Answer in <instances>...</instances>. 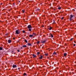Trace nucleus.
<instances>
[{"label":"nucleus","instance_id":"f257e3e1","mask_svg":"<svg viewBox=\"0 0 76 76\" xmlns=\"http://www.w3.org/2000/svg\"><path fill=\"white\" fill-rule=\"evenodd\" d=\"M15 33L16 34H19L20 33V30L19 29L17 30H16L15 31Z\"/></svg>","mask_w":76,"mask_h":76},{"label":"nucleus","instance_id":"f03ea898","mask_svg":"<svg viewBox=\"0 0 76 76\" xmlns=\"http://www.w3.org/2000/svg\"><path fill=\"white\" fill-rule=\"evenodd\" d=\"M73 17V15H70V18H69V20L70 21H72V18Z\"/></svg>","mask_w":76,"mask_h":76},{"label":"nucleus","instance_id":"7ed1b4c3","mask_svg":"<svg viewBox=\"0 0 76 76\" xmlns=\"http://www.w3.org/2000/svg\"><path fill=\"white\" fill-rule=\"evenodd\" d=\"M27 28H28V29H32V26H31V25H28L27 26Z\"/></svg>","mask_w":76,"mask_h":76},{"label":"nucleus","instance_id":"20e7f679","mask_svg":"<svg viewBox=\"0 0 76 76\" xmlns=\"http://www.w3.org/2000/svg\"><path fill=\"white\" fill-rule=\"evenodd\" d=\"M13 68H16L17 67V66L16 65L13 64L12 65Z\"/></svg>","mask_w":76,"mask_h":76},{"label":"nucleus","instance_id":"39448f33","mask_svg":"<svg viewBox=\"0 0 76 76\" xmlns=\"http://www.w3.org/2000/svg\"><path fill=\"white\" fill-rule=\"evenodd\" d=\"M48 29H49V30H50V31L51 29H52V27L51 26H49L48 28Z\"/></svg>","mask_w":76,"mask_h":76},{"label":"nucleus","instance_id":"423d86ee","mask_svg":"<svg viewBox=\"0 0 76 76\" xmlns=\"http://www.w3.org/2000/svg\"><path fill=\"white\" fill-rule=\"evenodd\" d=\"M46 42V40H45L44 41H43V40H42L41 41V42H42V43L43 44H45V42Z\"/></svg>","mask_w":76,"mask_h":76},{"label":"nucleus","instance_id":"0eeeda50","mask_svg":"<svg viewBox=\"0 0 76 76\" xmlns=\"http://www.w3.org/2000/svg\"><path fill=\"white\" fill-rule=\"evenodd\" d=\"M28 46H32V43H27Z\"/></svg>","mask_w":76,"mask_h":76},{"label":"nucleus","instance_id":"6e6552de","mask_svg":"<svg viewBox=\"0 0 76 76\" xmlns=\"http://www.w3.org/2000/svg\"><path fill=\"white\" fill-rule=\"evenodd\" d=\"M34 37V36H33V35H32V34L29 35V37L30 38H32V37Z\"/></svg>","mask_w":76,"mask_h":76},{"label":"nucleus","instance_id":"1a4fd4ad","mask_svg":"<svg viewBox=\"0 0 76 76\" xmlns=\"http://www.w3.org/2000/svg\"><path fill=\"white\" fill-rule=\"evenodd\" d=\"M67 53H65L64 54V57H66L67 56Z\"/></svg>","mask_w":76,"mask_h":76},{"label":"nucleus","instance_id":"9d476101","mask_svg":"<svg viewBox=\"0 0 76 76\" xmlns=\"http://www.w3.org/2000/svg\"><path fill=\"white\" fill-rule=\"evenodd\" d=\"M40 57H39V59H42V58H43V56H42L40 55Z\"/></svg>","mask_w":76,"mask_h":76},{"label":"nucleus","instance_id":"9b49d317","mask_svg":"<svg viewBox=\"0 0 76 76\" xmlns=\"http://www.w3.org/2000/svg\"><path fill=\"white\" fill-rule=\"evenodd\" d=\"M50 37H51V38H53V37H54V36H53V35L52 34H50Z\"/></svg>","mask_w":76,"mask_h":76},{"label":"nucleus","instance_id":"f8f14e48","mask_svg":"<svg viewBox=\"0 0 76 76\" xmlns=\"http://www.w3.org/2000/svg\"><path fill=\"white\" fill-rule=\"evenodd\" d=\"M32 56H33V58H37V56L35 55V54H33Z\"/></svg>","mask_w":76,"mask_h":76},{"label":"nucleus","instance_id":"ddd939ff","mask_svg":"<svg viewBox=\"0 0 76 76\" xmlns=\"http://www.w3.org/2000/svg\"><path fill=\"white\" fill-rule=\"evenodd\" d=\"M8 43H11V42H12V40H8Z\"/></svg>","mask_w":76,"mask_h":76},{"label":"nucleus","instance_id":"4468645a","mask_svg":"<svg viewBox=\"0 0 76 76\" xmlns=\"http://www.w3.org/2000/svg\"><path fill=\"white\" fill-rule=\"evenodd\" d=\"M32 35H33V36H34H34H36V35H37V34H36V33H32Z\"/></svg>","mask_w":76,"mask_h":76},{"label":"nucleus","instance_id":"2eb2a0df","mask_svg":"<svg viewBox=\"0 0 76 76\" xmlns=\"http://www.w3.org/2000/svg\"><path fill=\"white\" fill-rule=\"evenodd\" d=\"M25 42H26V43H28V41H27V40L26 39H25L24 40Z\"/></svg>","mask_w":76,"mask_h":76},{"label":"nucleus","instance_id":"dca6fc26","mask_svg":"<svg viewBox=\"0 0 76 76\" xmlns=\"http://www.w3.org/2000/svg\"><path fill=\"white\" fill-rule=\"evenodd\" d=\"M22 12H23V13H25V10H22Z\"/></svg>","mask_w":76,"mask_h":76},{"label":"nucleus","instance_id":"f3484780","mask_svg":"<svg viewBox=\"0 0 76 76\" xmlns=\"http://www.w3.org/2000/svg\"><path fill=\"white\" fill-rule=\"evenodd\" d=\"M23 47H24V48H26L27 47V46H26V45H24L23 46Z\"/></svg>","mask_w":76,"mask_h":76},{"label":"nucleus","instance_id":"a211bd4d","mask_svg":"<svg viewBox=\"0 0 76 76\" xmlns=\"http://www.w3.org/2000/svg\"><path fill=\"white\" fill-rule=\"evenodd\" d=\"M53 55H56L57 54V53L55 52H54L53 53Z\"/></svg>","mask_w":76,"mask_h":76},{"label":"nucleus","instance_id":"6ab92c4d","mask_svg":"<svg viewBox=\"0 0 76 76\" xmlns=\"http://www.w3.org/2000/svg\"><path fill=\"white\" fill-rule=\"evenodd\" d=\"M23 76H26V75H27V74H26V73H23Z\"/></svg>","mask_w":76,"mask_h":76},{"label":"nucleus","instance_id":"aec40b11","mask_svg":"<svg viewBox=\"0 0 76 76\" xmlns=\"http://www.w3.org/2000/svg\"><path fill=\"white\" fill-rule=\"evenodd\" d=\"M45 56H48V53H45Z\"/></svg>","mask_w":76,"mask_h":76},{"label":"nucleus","instance_id":"412c9836","mask_svg":"<svg viewBox=\"0 0 76 76\" xmlns=\"http://www.w3.org/2000/svg\"><path fill=\"white\" fill-rule=\"evenodd\" d=\"M37 55H39V54H40V53L39 52H38L37 53Z\"/></svg>","mask_w":76,"mask_h":76},{"label":"nucleus","instance_id":"4be33fe9","mask_svg":"<svg viewBox=\"0 0 76 76\" xmlns=\"http://www.w3.org/2000/svg\"><path fill=\"white\" fill-rule=\"evenodd\" d=\"M36 10H37V11L38 12V11H39V10H40L39 9H37Z\"/></svg>","mask_w":76,"mask_h":76},{"label":"nucleus","instance_id":"5701e85b","mask_svg":"<svg viewBox=\"0 0 76 76\" xmlns=\"http://www.w3.org/2000/svg\"><path fill=\"white\" fill-rule=\"evenodd\" d=\"M40 42L39 41H38L37 42V44H39V43Z\"/></svg>","mask_w":76,"mask_h":76},{"label":"nucleus","instance_id":"b1692460","mask_svg":"<svg viewBox=\"0 0 76 76\" xmlns=\"http://www.w3.org/2000/svg\"><path fill=\"white\" fill-rule=\"evenodd\" d=\"M28 29H29L28 30L29 31H32L31 28H28Z\"/></svg>","mask_w":76,"mask_h":76},{"label":"nucleus","instance_id":"393cba45","mask_svg":"<svg viewBox=\"0 0 76 76\" xmlns=\"http://www.w3.org/2000/svg\"><path fill=\"white\" fill-rule=\"evenodd\" d=\"M45 15H42V17L43 18V17H45Z\"/></svg>","mask_w":76,"mask_h":76},{"label":"nucleus","instance_id":"a878e982","mask_svg":"<svg viewBox=\"0 0 76 76\" xmlns=\"http://www.w3.org/2000/svg\"><path fill=\"white\" fill-rule=\"evenodd\" d=\"M3 50V48L0 47V50Z\"/></svg>","mask_w":76,"mask_h":76},{"label":"nucleus","instance_id":"bb28decb","mask_svg":"<svg viewBox=\"0 0 76 76\" xmlns=\"http://www.w3.org/2000/svg\"><path fill=\"white\" fill-rule=\"evenodd\" d=\"M64 17H63L61 18V20H63V19H64Z\"/></svg>","mask_w":76,"mask_h":76},{"label":"nucleus","instance_id":"cd10ccee","mask_svg":"<svg viewBox=\"0 0 76 76\" xmlns=\"http://www.w3.org/2000/svg\"><path fill=\"white\" fill-rule=\"evenodd\" d=\"M73 38H72V39H70V41H73Z\"/></svg>","mask_w":76,"mask_h":76},{"label":"nucleus","instance_id":"c85d7f7f","mask_svg":"<svg viewBox=\"0 0 76 76\" xmlns=\"http://www.w3.org/2000/svg\"><path fill=\"white\" fill-rule=\"evenodd\" d=\"M61 9V7H58V9L60 10Z\"/></svg>","mask_w":76,"mask_h":76},{"label":"nucleus","instance_id":"c756f323","mask_svg":"<svg viewBox=\"0 0 76 76\" xmlns=\"http://www.w3.org/2000/svg\"><path fill=\"white\" fill-rule=\"evenodd\" d=\"M23 33H25V31L24 30L23 31Z\"/></svg>","mask_w":76,"mask_h":76},{"label":"nucleus","instance_id":"7c9ffc66","mask_svg":"<svg viewBox=\"0 0 76 76\" xmlns=\"http://www.w3.org/2000/svg\"><path fill=\"white\" fill-rule=\"evenodd\" d=\"M42 27H43V28H44V25H42Z\"/></svg>","mask_w":76,"mask_h":76},{"label":"nucleus","instance_id":"2f4dec72","mask_svg":"<svg viewBox=\"0 0 76 76\" xmlns=\"http://www.w3.org/2000/svg\"><path fill=\"white\" fill-rule=\"evenodd\" d=\"M17 51H18V52H20V51L19 50H17Z\"/></svg>","mask_w":76,"mask_h":76},{"label":"nucleus","instance_id":"473e14b6","mask_svg":"<svg viewBox=\"0 0 76 76\" xmlns=\"http://www.w3.org/2000/svg\"><path fill=\"white\" fill-rule=\"evenodd\" d=\"M18 70H20V68L19 67L18 68Z\"/></svg>","mask_w":76,"mask_h":76},{"label":"nucleus","instance_id":"72a5a7b5","mask_svg":"<svg viewBox=\"0 0 76 76\" xmlns=\"http://www.w3.org/2000/svg\"><path fill=\"white\" fill-rule=\"evenodd\" d=\"M71 74H71V72H69V75H71Z\"/></svg>","mask_w":76,"mask_h":76},{"label":"nucleus","instance_id":"f704fd0d","mask_svg":"<svg viewBox=\"0 0 76 76\" xmlns=\"http://www.w3.org/2000/svg\"><path fill=\"white\" fill-rule=\"evenodd\" d=\"M13 52H15V51H13V50H12V53H13Z\"/></svg>","mask_w":76,"mask_h":76},{"label":"nucleus","instance_id":"c9c22d12","mask_svg":"<svg viewBox=\"0 0 76 76\" xmlns=\"http://www.w3.org/2000/svg\"><path fill=\"white\" fill-rule=\"evenodd\" d=\"M12 39H14H14H15V38H12Z\"/></svg>","mask_w":76,"mask_h":76},{"label":"nucleus","instance_id":"e433bc0d","mask_svg":"<svg viewBox=\"0 0 76 76\" xmlns=\"http://www.w3.org/2000/svg\"><path fill=\"white\" fill-rule=\"evenodd\" d=\"M75 45H76V44H74V46H75Z\"/></svg>","mask_w":76,"mask_h":76},{"label":"nucleus","instance_id":"4c0bfd02","mask_svg":"<svg viewBox=\"0 0 76 76\" xmlns=\"http://www.w3.org/2000/svg\"><path fill=\"white\" fill-rule=\"evenodd\" d=\"M13 54H16V52L14 53Z\"/></svg>","mask_w":76,"mask_h":76},{"label":"nucleus","instance_id":"58836bf2","mask_svg":"<svg viewBox=\"0 0 76 76\" xmlns=\"http://www.w3.org/2000/svg\"><path fill=\"white\" fill-rule=\"evenodd\" d=\"M72 74H74L75 73H74V72H72Z\"/></svg>","mask_w":76,"mask_h":76},{"label":"nucleus","instance_id":"ea45409f","mask_svg":"<svg viewBox=\"0 0 76 76\" xmlns=\"http://www.w3.org/2000/svg\"><path fill=\"white\" fill-rule=\"evenodd\" d=\"M57 3H58V1H57Z\"/></svg>","mask_w":76,"mask_h":76},{"label":"nucleus","instance_id":"a19ab883","mask_svg":"<svg viewBox=\"0 0 76 76\" xmlns=\"http://www.w3.org/2000/svg\"><path fill=\"white\" fill-rule=\"evenodd\" d=\"M14 4V5H15V3L13 4Z\"/></svg>","mask_w":76,"mask_h":76},{"label":"nucleus","instance_id":"79ce46f5","mask_svg":"<svg viewBox=\"0 0 76 76\" xmlns=\"http://www.w3.org/2000/svg\"><path fill=\"white\" fill-rule=\"evenodd\" d=\"M21 49H22V47H21Z\"/></svg>","mask_w":76,"mask_h":76},{"label":"nucleus","instance_id":"37998d69","mask_svg":"<svg viewBox=\"0 0 76 76\" xmlns=\"http://www.w3.org/2000/svg\"><path fill=\"white\" fill-rule=\"evenodd\" d=\"M74 42H76V41H75Z\"/></svg>","mask_w":76,"mask_h":76},{"label":"nucleus","instance_id":"c03bdc74","mask_svg":"<svg viewBox=\"0 0 76 76\" xmlns=\"http://www.w3.org/2000/svg\"><path fill=\"white\" fill-rule=\"evenodd\" d=\"M1 4V5H2V4Z\"/></svg>","mask_w":76,"mask_h":76},{"label":"nucleus","instance_id":"a18cd8bd","mask_svg":"<svg viewBox=\"0 0 76 76\" xmlns=\"http://www.w3.org/2000/svg\"><path fill=\"white\" fill-rule=\"evenodd\" d=\"M9 11H10V10H9Z\"/></svg>","mask_w":76,"mask_h":76},{"label":"nucleus","instance_id":"49530a36","mask_svg":"<svg viewBox=\"0 0 76 76\" xmlns=\"http://www.w3.org/2000/svg\"><path fill=\"white\" fill-rule=\"evenodd\" d=\"M19 71H20V70Z\"/></svg>","mask_w":76,"mask_h":76},{"label":"nucleus","instance_id":"de8ad7c7","mask_svg":"<svg viewBox=\"0 0 76 76\" xmlns=\"http://www.w3.org/2000/svg\"><path fill=\"white\" fill-rule=\"evenodd\" d=\"M72 71H73V69H72Z\"/></svg>","mask_w":76,"mask_h":76},{"label":"nucleus","instance_id":"09e8293b","mask_svg":"<svg viewBox=\"0 0 76 76\" xmlns=\"http://www.w3.org/2000/svg\"><path fill=\"white\" fill-rule=\"evenodd\" d=\"M55 1H56V0H55Z\"/></svg>","mask_w":76,"mask_h":76},{"label":"nucleus","instance_id":"8fccbe9b","mask_svg":"<svg viewBox=\"0 0 76 76\" xmlns=\"http://www.w3.org/2000/svg\"><path fill=\"white\" fill-rule=\"evenodd\" d=\"M23 39H24V38H23Z\"/></svg>","mask_w":76,"mask_h":76}]
</instances>
